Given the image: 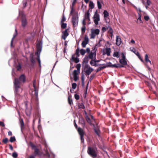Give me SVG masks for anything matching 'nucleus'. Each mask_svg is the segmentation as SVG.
<instances>
[{
	"instance_id": "obj_1",
	"label": "nucleus",
	"mask_w": 158,
	"mask_h": 158,
	"mask_svg": "<svg viewBox=\"0 0 158 158\" xmlns=\"http://www.w3.org/2000/svg\"><path fill=\"white\" fill-rule=\"evenodd\" d=\"M26 77L24 74H21L19 78H15L14 80V87L15 97L17 99L20 97V93L22 92V86L25 82Z\"/></svg>"
},
{
	"instance_id": "obj_2",
	"label": "nucleus",
	"mask_w": 158,
	"mask_h": 158,
	"mask_svg": "<svg viewBox=\"0 0 158 158\" xmlns=\"http://www.w3.org/2000/svg\"><path fill=\"white\" fill-rule=\"evenodd\" d=\"M87 152L88 155L92 158H96L98 155V151L96 146H89L87 148Z\"/></svg>"
},
{
	"instance_id": "obj_3",
	"label": "nucleus",
	"mask_w": 158,
	"mask_h": 158,
	"mask_svg": "<svg viewBox=\"0 0 158 158\" xmlns=\"http://www.w3.org/2000/svg\"><path fill=\"white\" fill-rule=\"evenodd\" d=\"M21 22L22 27L24 28L27 24V21L25 15L23 13L21 14Z\"/></svg>"
},
{
	"instance_id": "obj_4",
	"label": "nucleus",
	"mask_w": 158,
	"mask_h": 158,
	"mask_svg": "<svg viewBox=\"0 0 158 158\" xmlns=\"http://www.w3.org/2000/svg\"><path fill=\"white\" fill-rule=\"evenodd\" d=\"M78 17L77 14H76L73 15L72 19V22L73 27L77 26L78 24Z\"/></svg>"
},
{
	"instance_id": "obj_5",
	"label": "nucleus",
	"mask_w": 158,
	"mask_h": 158,
	"mask_svg": "<svg viewBox=\"0 0 158 158\" xmlns=\"http://www.w3.org/2000/svg\"><path fill=\"white\" fill-rule=\"evenodd\" d=\"M100 32V30L98 29H91V33L90 35L91 39H94L96 35H98Z\"/></svg>"
},
{
	"instance_id": "obj_6",
	"label": "nucleus",
	"mask_w": 158,
	"mask_h": 158,
	"mask_svg": "<svg viewBox=\"0 0 158 158\" xmlns=\"http://www.w3.org/2000/svg\"><path fill=\"white\" fill-rule=\"evenodd\" d=\"M77 131L80 136L81 142V143L84 144V132L83 130L80 127L78 128Z\"/></svg>"
},
{
	"instance_id": "obj_7",
	"label": "nucleus",
	"mask_w": 158,
	"mask_h": 158,
	"mask_svg": "<svg viewBox=\"0 0 158 158\" xmlns=\"http://www.w3.org/2000/svg\"><path fill=\"white\" fill-rule=\"evenodd\" d=\"M94 22L95 25H98V22L100 20V15L98 13L97 10L96 11L93 16Z\"/></svg>"
},
{
	"instance_id": "obj_8",
	"label": "nucleus",
	"mask_w": 158,
	"mask_h": 158,
	"mask_svg": "<svg viewBox=\"0 0 158 158\" xmlns=\"http://www.w3.org/2000/svg\"><path fill=\"white\" fill-rule=\"evenodd\" d=\"M89 41V39L88 37L87 36H85L84 40L82 41L81 43V45L82 47L85 48L86 45L88 44Z\"/></svg>"
},
{
	"instance_id": "obj_9",
	"label": "nucleus",
	"mask_w": 158,
	"mask_h": 158,
	"mask_svg": "<svg viewBox=\"0 0 158 158\" xmlns=\"http://www.w3.org/2000/svg\"><path fill=\"white\" fill-rule=\"evenodd\" d=\"M104 17V19L106 20V23H109L110 20L109 19V18L108 17L109 16V14L107 11L106 10H104L103 12Z\"/></svg>"
},
{
	"instance_id": "obj_10",
	"label": "nucleus",
	"mask_w": 158,
	"mask_h": 158,
	"mask_svg": "<svg viewBox=\"0 0 158 158\" xmlns=\"http://www.w3.org/2000/svg\"><path fill=\"white\" fill-rule=\"evenodd\" d=\"M94 71V69L92 68H89V69L84 70V72L85 73L86 76H89L92 72Z\"/></svg>"
},
{
	"instance_id": "obj_11",
	"label": "nucleus",
	"mask_w": 158,
	"mask_h": 158,
	"mask_svg": "<svg viewBox=\"0 0 158 158\" xmlns=\"http://www.w3.org/2000/svg\"><path fill=\"white\" fill-rule=\"evenodd\" d=\"M67 29H65L64 31L62 32L63 34L62 35L61 38L64 40H65L66 37L69 35V34L67 31Z\"/></svg>"
},
{
	"instance_id": "obj_12",
	"label": "nucleus",
	"mask_w": 158,
	"mask_h": 158,
	"mask_svg": "<svg viewBox=\"0 0 158 158\" xmlns=\"http://www.w3.org/2000/svg\"><path fill=\"white\" fill-rule=\"evenodd\" d=\"M78 57H77V56L76 57H75V55H73L72 56L71 59V60H72V61H74L76 63H78L80 61Z\"/></svg>"
},
{
	"instance_id": "obj_13",
	"label": "nucleus",
	"mask_w": 158,
	"mask_h": 158,
	"mask_svg": "<svg viewBox=\"0 0 158 158\" xmlns=\"http://www.w3.org/2000/svg\"><path fill=\"white\" fill-rule=\"evenodd\" d=\"M122 41L121 39L119 36H117L116 37V44L117 45L119 46L121 44Z\"/></svg>"
},
{
	"instance_id": "obj_14",
	"label": "nucleus",
	"mask_w": 158,
	"mask_h": 158,
	"mask_svg": "<svg viewBox=\"0 0 158 158\" xmlns=\"http://www.w3.org/2000/svg\"><path fill=\"white\" fill-rule=\"evenodd\" d=\"M96 55V53L95 52H91L89 53L88 57L91 60H93L94 56V57L95 58Z\"/></svg>"
},
{
	"instance_id": "obj_15",
	"label": "nucleus",
	"mask_w": 158,
	"mask_h": 158,
	"mask_svg": "<svg viewBox=\"0 0 158 158\" xmlns=\"http://www.w3.org/2000/svg\"><path fill=\"white\" fill-rule=\"evenodd\" d=\"M89 15V10L87 12H86L85 15V19L88 20V21H90Z\"/></svg>"
},
{
	"instance_id": "obj_16",
	"label": "nucleus",
	"mask_w": 158,
	"mask_h": 158,
	"mask_svg": "<svg viewBox=\"0 0 158 158\" xmlns=\"http://www.w3.org/2000/svg\"><path fill=\"white\" fill-rule=\"evenodd\" d=\"M34 156H35V157L36 156H39L40 155V151L39 149L38 148H35L34 149Z\"/></svg>"
},
{
	"instance_id": "obj_17",
	"label": "nucleus",
	"mask_w": 158,
	"mask_h": 158,
	"mask_svg": "<svg viewBox=\"0 0 158 158\" xmlns=\"http://www.w3.org/2000/svg\"><path fill=\"white\" fill-rule=\"evenodd\" d=\"M119 60V62L121 65L123 66L127 65V62L125 59H120Z\"/></svg>"
},
{
	"instance_id": "obj_18",
	"label": "nucleus",
	"mask_w": 158,
	"mask_h": 158,
	"mask_svg": "<svg viewBox=\"0 0 158 158\" xmlns=\"http://www.w3.org/2000/svg\"><path fill=\"white\" fill-rule=\"evenodd\" d=\"M33 87L34 89V91L35 92L34 95L35 96L36 99L37 100L38 99V91L37 89H36V86H35L34 84H33Z\"/></svg>"
},
{
	"instance_id": "obj_19",
	"label": "nucleus",
	"mask_w": 158,
	"mask_h": 158,
	"mask_svg": "<svg viewBox=\"0 0 158 158\" xmlns=\"http://www.w3.org/2000/svg\"><path fill=\"white\" fill-rule=\"evenodd\" d=\"M89 61V58L88 57V56H85L84 57V58L83 59V64H87L88 63Z\"/></svg>"
},
{
	"instance_id": "obj_20",
	"label": "nucleus",
	"mask_w": 158,
	"mask_h": 158,
	"mask_svg": "<svg viewBox=\"0 0 158 158\" xmlns=\"http://www.w3.org/2000/svg\"><path fill=\"white\" fill-rule=\"evenodd\" d=\"M144 60L146 63H147L148 62H149L150 64H151V62L149 60L147 54H146L145 56Z\"/></svg>"
},
{
	"instance_id": "obj_21",
	"label": "nucleus",
	"mask_w": 158,
	"mask_h": 158,
	"mask_svg": "<svg viewBox=\"0 0 158 158\" xmlns=\"http://www.w3.org/2000/svg\"><path fill=\"white\" fill-rule=\"evenodd\" d=\"M112 68H122L124 67V66L122 65L119 64H113L112 65Z\"/></svg>"
},
{
	"instance_id": "obj_22",
	"label": "nucleus",
	"mask_w": 158,
	"mask_h": 158,
	"mask_svg": "<svg viewBox=\"0 0 158 158\" xmlns=\"http://www.w3.org/2000/svg\"><path fill=\"white\" fill-rule=\"evenodd\" d=\"M36 47L37 50V52H40L42 49V45L40 44V43L37 44L36 45Z\"/></svg>"
},
{
	"instance_id": "obj_23",
	"label": "nucleus",
	"mask_w": 158,
	"mask_h": 158,
	"mask_svg": "<svg viewBox=\"0 0 158 158\" xmlns=\"http://www.w3.org/2000/svg\"><path fill=\"white\" fill-rule=\"evenodd\" d=\"M107 56H110L111 52V49L110 48H107L105 50Z\"/></svg>"
},
{
	"instance_id": "obj_24",
	"label": "nucleus",
	"mask_w": 158,
	"mask_h": 158,
	"mask_svg": "<svg viewBox=\"0 0 158 158\" xmlns=\"http://www.w3.org/2000/svg\"><path fill=\"white\" fill-rule=\"evenodd\" d=\"M68 101L69 104L70 106H71L72 104H73V100L72 99L71 97H70V96H69L68 97Z\"/></svg>"
},
{
	"instance_id": "obj_25",
	"label": "nucleus",
	"mask_w": 158,
	"mask_h": 158,
	"mask_svg": "<svg viewBox=\"0 0 158 158\" xmlns=\"http://www.w3.org/2000/svg\"><path fill=\"white\" fill-rule=\"evenodd\" d=\"M113 56L114 57L118 58L120 56L119 55V52L117 51L114 52L113 54Z\"/></svg>"
},
{
	"instance_id": "obj_26",
	"label": "nucleus",
	"mask_w": 158,
	"mask_h": 158,
	"mask_svg": "<svg viewBox=\"0 0 158 158\" xmlns=\"http://www.w3.org/2000/svg\"><path fill=\"white\" fill-rule=\"evenodd\" d=\"M94 131L95 133L98 136H100L99 133L100 132V131L98 128H94Z\"/></svg>"
},
{
	"instance_id": "obj_27",
	"label": "nucleus",
	"mask_w": 158,
	"mask_h": 158,
	"mask_svg": "<svg viewBox=\"0 0 158 158\" xmlns=\"http://www.w3.org/2000/svg\"><path fill=\"white\" fill-rule=\"evenodd\" d=\"M81 84L82 86L84 85V75L83 74L81 76Z\"/></svg>"
},
{
	"instance_id": "obj_28",
	"label": "nucleus",
	"mask_w": 158,
	"mask_h": 158,
	"mask_svg": "<svg viewBox=\"0 0 158 158\" xmlns=\"http://www.w3.org/2000/svg\"><path fill=\"white\" fill-rule=\"evenodd\" d=\"M29 145L33 150H34L35 148H37L36 146L31 142L29 143Z\"/></svg>"
},
{
	"instance_id": "obj_29",
	"label": "nucleus",
	"mask_w": 158,
	"mask_h": 158,
	"mask_svg": "<svg viewBox=\"0 0 158 158\" xmlns=\"http://www.w3.org/2000/svg\"><path fill=\"white\" fill-rule=\"evenodd\" d=\"M29 145L33 150H34L35 148H37L36 146L31 142L29 143Z\"/></svg>"
},
{
	"instance_id": "obj_30",
	"label": "nucleus",
	"mask_w": 158,
	"mask_h": 158,
	"mask_svg": "<svg viewBox=\"0 0 158 158\" xmlns=\"http://www.w3.org/2000/svg\"><path fill=\"white\" fill-rule=\"evenodd\" d=\"M78 107L79 109L82 108V109H85V106L82 103H79L78 104Z\"/></svg>"
},
{
	"instance_id": "obj_31",
	"label": "nucleus",
	"mask_w": 158,
	"mask_h": 158,
	"mask_svg": "<svg viewBox=\"0 0 158 158\" xmlns=\"http://www.w3.org/2000/svg\"><path fill=\"white\" fill-rule=\"evenodd\" d=\"M131 50L136 55H137L139 53L138 51L136 50L134 48H133L132 49H131Z\"/></svg>"
},
{
	"instance_id": "obj_32",
	"label": "nucleus",
	"mask_w": 158,
	"mask_h": 158,
	"mask_svg": "<svg viewBox=\"0 0 158 158\" xmlns=\"http://www.w3.org/2000/svg\"><path fill=\"white\" fill-rule=\"evenodd\" d=\"M109 26L108 25L107 26H106L105 27H103L102 28V31L103 32H104L106 31L107 29L108 28V26Z\"/></svg>"
},
{
	"instance_id": "obj_33",
	"label": "nucleus",
	"mask_w": 158,
	"mask_h": 158,
	"mask_svg": "<svg viewBox=\"0 0 158 158\" xmlns=\"http://www.w3.org/2000/svg\"><path fill=\"white\" fill-rule=\"evenodd\" d=\"M85 119L87 122L90 125L92 124V121L88 116H86L85 117Z\"/></svg>"
},
{
	"instance_id": "obj_34",
	"label": "nucleus",
	"mask_w": 158,
	"mask_h": 158,
	"mask_svg": "<svg viewBox=\"0 0 158 158\" xmlns=\"http://www.w3.org/2000/svg\"><path fill=\"white\" fill-rule=\"evenodd\" d=\"M24 122L23 120V119H22L21 121H20V127H21V130H22L23 129H24Z\"/></svg>"
},
{
	"instance_id": "obj_35",
	"label": "nucleus",
	"mask_w": 158,
	"mask_h": 158,
	"mask_svg": "<svg viewBox=\"0 0 158 158\" xmlns=\"http://www.w3.org/2000/svg\"><path fill=\"white\" fill-rule=\"evenodd\" d=\"M113 64H112V63L110 62H109L106 64V66H105V67H112V65Z\"/></svg>"
},
{
	"instance_id": "obj_36",
	"label": "nucleus",
	"mask_w": 158,
	"mask_h": 158,
	"mask_svg": "<svg viewBox=\"0 0 158 158\" xmlns=\"http://www.w3.org/2000/svg\"><path fill=\"white\" fill-rule=\"evenodd\" d=\"M79 48H78L76 51V52L75 53V55H76V56L77 57H79L80 56V55H79Z\"/></svg>"
},
{
	"instance_id": "obj_37",
	"label": "nucleus",
	"mask_w": 158,
	"mask_h": 158,
	"mask_svg": "<svg viewBox=\"0 0 158 158\" xmlns=\"http://www.w3.org/2000/svg\"><path fill=\"white\" fill-rule=\"evenodd\" d=\"M80 54L82 55H84L86 52L85 50L83 49H81L80 51Z\"/></svg>"
},
{
	"instance_id": "obj_38",
	"label": "nucleus",
	"mask_w": 158,
	"mask_h": 158,
	"mask_svg": "<svg viewBox=\"0 0 158 158\" xmlns=\"http://www.w3.org/2000/svg\"><path fill=\"white\" fill-rule=\"evenodd\" d=\"M30 60L32 64H34L35 63V60L33 56L30 57Z\"/></svg>"
},
{
	"instance_id": "obj_39",
	"label": "nucleus",
	"mask_w": 158,
	"mask_h": 158,
	"mask_svg": "<svg viewBox=\"0 0 158 158\" xmlns=\"http://www.w3.org/2000/svg\"><path fill=\"white\" fill-rule=\"evenodd\" d=\"M109 30H108V32L110 34H112L113 33V30L111 27H110L109 26H108V28Z\"/></svg>"
},
{
	"instance_id": "obj_40",
	"label": "nucleus",
	"mask_w": 158,
	"mask_h": 158,
	"mask_svg": "<svg viewBox=\"0 0 158 158\" xmlns=\"http://www.w3.org/2000/svg\"><path fill=\"white\" fill-rule=\"evenodd\" d=\"M61 23V27L62 29H64L66 28L67 26V24L66 23Z\"/></svg>"
},
{
	"instance_id": "obj_41",
	"label": "nucleus",
	"mask_w": 158,
	"mask_h": 158,
	"mask_svg": "<svg viewBox=\"0 0 158 158\" xmlns=\"http://www.w3.org/2000/svg\"><path fill=\"white\" fill-rule=\"evenodd\" d=\"M106 68V67L105 66H101L98 68L96 70V72H98L100 71L102 69H104Z\"/></svg>"
},
{
	"instance_id": "obj_42",
	"label": "nucleus",
	"mask_w": 158,
	"mask_h": 158,
	"mask_svg": "<svg viewBox=\"0 0 158 158\" xmlns=\"http://www.w3.org/2000/svg\"><path fill=\"white\" fill-rule=\"evenodd\" d=\"M89 7L90 8L92 9L94 8V4L92 2H90L89 3Z\"/></svg>"
},
{
	"instance_id": "obj_43",
	"label": "nucleus",
	"mask_w": 158,
	"mask_h": 158,
	"mask_svg": "<svg viewBox=\"0 0 158 158\" xmlns=\"http://www.w3.org/2000/svg\"><path fill=\"white\" fill-rule=\"evenodd\" d=\"M79 73V71H77L76 70H74L73 72V76H77Z\"/></svg>"
},
{
	"instance_id": "obj_44",
	"label": "nucleus",
	"mask_w": 158,
	"mask_h": 158,
	"mask_svg": "<svg viewBox=\"0 0 158 158\" xmlns=\"http://www.w3.org/2000/svg\"><path fill=\"white\" fill-rule=\"evenodd\" d=\"M15 140H16V139H15V136H13V137H11L10 138V141L12 143V142H13L14 141H15Z\"/></svg>"
},
{
	"instance_id": "obj_45",
	"label": "nucleus",
	"mask_w": 158,
	"mask_h": 158,
	"mask_svg": "<svg viewBox=\"0 0 158 158\" xmlns=\"http://www.w3.org/2000/svg\"><path fill=\"white\" fill-rule=\"evenodd\" d=\"M97 4L98 8L99 9H101L102 8V5L101 4L100 2L99 1H97Z\"/></svg>"
},
{
	"instance_id": "obj_46",
	"label": "nucleus",
	"mask_w": 158,
	"mask_h": 158,
	"mask_svg": "<svg viewBox=\"0 0 158 158\" xmlns=\"http://www.w3.org/2000/svg\"><path fill=\"white\" fill-rule=\"evenodd\" d=\"M81 66V65L80 64H77L76 66V68L77 69V71H80Z\"/></svg>"
},
{
	"instance_id": "obj_47",
	"label": "nucleus",
	"mask_w": 158,
	"mask_h": 158,
	"mask_svg": "<svg viewBox=\"0 0 158 158\" xmlns=\"http://www.w3.org/2000/svg\"><path fill=\"white\" fill-rule=\"evenodd\" d=\"M89 68H91L89 64H85V65L84 66V68L83 70L86 69H89Z\"/></svg>"
},
{
	"instance_id": "obj_48",
	"label": "nucleus",
	"mask_w": 158,
	"mask_h": 158,
	"mask_svg": "<svg viewBox=\"0 0 158 158\" xmlns=\"http://www.w3.org/2000/svg\"><path fill=\"white\" fill-rule=\"evenodd\" d=\"M72 88L73 89H75L76 88L77 85L76 83H73L72 84Z\"/></svg>"
},
{
	"instance_id": "obj_49",
	"label": "nucleus",
	"mask_w": 158,
	"mask_h": 158,
	"mask_svg": "<svg viewBox=\"0 0 158 158\" xmlns=\"http://www.w3.org/2000/svg\"><path fill=\"white\" fill-rule=\"evenodd\" d=\"M12 156L14 158H16L18 156V154L16 152H14L12 153Z\"/></svg>"
},
{
	"instance_id": "obj_50",
	"label": "nucleus",
	"mask_w": 158,
	"mask_h": 158,
	"mask_svg": "<svg viewBox=\"0 0 158 158\" xmlns=\"http://www.w3.org/2000/svg\"><path fill=\"white\" fill-rule=\"evenodd\" d=\"M8 141V139L7 138H6L4 139H3L2 140V142L6 144V143Z\"/></svg>"
},
{
	"instance_id": "obj_51",
	"label": "nucleus",
	"mask_w": 158,
	"mask_h": 158,
	"mask_svg": "<svg viewBox=\"0 0 158 158\" xmlns=\"http://www.w3.org/2000/svg\"><path fill=\"white\" fill-rule=\"evenodd\" d=\"M27 1H23V8H25L26 7L27 5Z\"/></svg>"
},
{
	"instance_id": "obj_52",
	"label": "nucleus",
	"mask_w": 158,
	"mask_h": 158,
	"mask_svg": "<svg viewBox=\"0 0 158 158\" xmlns=\"http://www.w3.org/2000/svg\"><path fill=\"white\" fill-rule=\"evenodd\" d=\"M17 29H15V33L14 34V35H13V37L12 39H13V40H14L15 38L17 36Z\"/></svg>"
},
{
	"instance_id": "obj_53",
	"label": "nucleus",
	"mask_w": 158,
	"mask_h": 158,
	"mask_svg": "<svg viewBox=\"0 0 158 158\" xmlns=\"http://www.w3.org/2000/svg\"><path fill=\"white\" fill-rule=\"evenodd\" d=\"M66 20V18L64 15H63L62 19L61 21V23H63Z\"/></svg>"
},
{
	"instance_id": "obj_54",
	"label": "nucleus",
	"mask_w": 158,
	"mask_h": 158,
	"mask_svg": "<svg viewBox=\"0 0 158 158\" xmlns=\"http://www.w3.org/2000/svg\"><path fill=\"white\" fill-rule=\"evenodd\" d=\"M85 26H83V27L81 28V31L82 33H84L85 32Z\"/></svg>"
},
{
	"instance_id": "obj_55",
	"label": "nucleus",
	"mask_w": 158,
	"mask_h": 158,
	"mask_svg": "<svg viewBox=\"0 0 158 158\" xmlns=\"http://www.w3.org/2000/svg\"><path fill=\"white\" fill-rule=\"evenodd\" d=\"M95 75L94 74H93L92 75L90 76V78L89 79L90 81H91L95 77Z\"/></svg>"
},
{
	"instance_id": "obj_56",
	"label": "nucleus",
	"mask_w": 158,
	"mask_h": 158,
	"mask_svg": "<svg viewBox=\"0 0 158 158\" xmlns=\"http://www.w3.org/2000/svg\"><path fill=\"white\" fill-rule=\"evenodd\" d=\"M74 98L77 100H78L79 99V95L77 94H74Z\"/></svg>"
},
{
	"instance_id": "obj_57",
	"label": "nucleus",
	"mask_w": 158,
	"mask_h": 158,
	"mask_svg": "<svg viewBox=\"0 0 158 158\" xmlns=\"http://www.w3.org/2000/svg\"><path fill=\"white\" fill-rule=\"evenodd\" d=\"M75 10L73 9V7L72 6L71 8V10L70 11V14H72L74 12Z\"/></svg>"
},
{
	"instance_id": "obj_58",
	"label": "nucleus",
	"mask_w": 158,
	"mask_h": 158,
	"mask_svg": "<svg viewBox=\"0 0 158 158\" xmlns=\"http://www.w3.org/2000/svg\"><path fill=\"white\" fill-rule=\"evenodd\" d=\"M94 60H92L90 62V64L92 66H94Z\"/></svg>"
},
{
	"instance_id": "obj_59",
	"label": "nucleus",
	"mask_w": 158,
	"mask_h": 158,
	"mask_svg": "<svg viewBox=\"0 0 158 158\" xmlns=\"http://www.w3.org/2000/svg\"><path fill=\"white\" fill-rule=\"evenodd\" d=\"M144 18L145 20L147 21L149 20V18L148 16H144Z\"/></svg>"
},
{
	"instance_id": "obj_60",
	"label": "nucleus",
	"mask_w": 158,
	"mask_h": 158,
	"mask_svg": "<svg viewBox=\"0 0 158 158\" xmlns=\"http://www.w3.org/2000/svg\"><path fill=\"white\" fill-rule=\"evenodd\" d=\"M25 103V106L26 108V109H27V104L28 102L27 101H25L24 102Z\"/></svg>"
},
{
	"instance_id": "obj_61",
	"label": "nucleus",
	"mask_w": 158,
	"mask_h": 158,
	"mask_svg": "<svg viewBox=\"0 0 158 158\" xmlns=\"http://www.w3.org/2000/svg\"><path fill=\"white\" fill-rule=\"evenodd\" d=\"M74 77V80L76 81L78 79V77L77 76H73Z\"/></svg>"
},
{
	"instance_id": "obj_62",
	"label": "nucleus",
	"mask_w": 158,
	"mask_h": 158,
	"mask_svg": "<svg viewBox=\"0 0 158 158\" xmlns=\"http://www.w3.org/2000/svg\"><path fill=\"white\" fill-rule=\"evenodd\" d=\"M137 56L139 58V59L141 61H142V62L143 61V60L142 59V58L140 56V55L139 53L138 54Z\"/></svg>"
},
{
	"instance_id": "obj_63",
	"label": "nucleus",
	"mask_w": 158,
	"mask_h": 158,
	"mask_svg": "<svg viewBox=\"0 0 158 158\" xmlns=\"http://www.w3.org/2000/svg\"><path fill=\"white\" fill-rule=\"evenodd\" d=\"M5 124L3 122L0 121V126H1L2 127H5Z\"/></svg>"
},
{
	"instance_id": "obj_64",
	"label": "nucleus",
	"mask_w": 158,
	"mask_h": 158,
	"mask_svg": "<svg viewBox=\"0 0 158 158\" xmlns=\"http://www.w3.org/2000/svg\"><path fill=\"white\" fill-rule=\"evenodd\" d=\"M21 68V65L20 64H19L17 67V70L18 71L20 70Z\"/></svg>"
}]
</instances>
